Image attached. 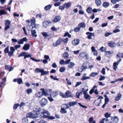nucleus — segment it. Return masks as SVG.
Returning a JSON list of instances; mask_svg holds the SVG:
<instances>
[{
	"label": "nucleus",
	"mask_w": 123,
	"mask_h": 123,
	"mask_svg": "<svg viewBox=\"0 0 123 123\" xmlns=\"http://www.w3.org/2000/svg\"><path fill=\"white\" fill-rule=\"evenodd\" d=\"M40 90L42 91L43 95L44 96H47L49 95V94L47 92H50L52 91L51 89H48L45 90V89L43 88H41Z\"/></svg>",
	"instance_id": "1"
},
{
	"label": "nucleus",
	"mask_w": 123,
	"mask_h": 123,
	"mask_svg": "<svg viewBox=\"0 0 123 123\" xmlns=\"http://www.w3.org/2000/svg\"><path fill=\"white\" fill-rule=\"evenodd\" d=\"M98 98L94 102L93 104L96 105L98 106H99V104L101 101V99H102L103 97L102 96H98Z\"/></svg>",
	"instance_id": "2"
},
{
	"label": "nucleus",
	"mask_w": 123,
	"mask_h": 123,
	"mask_svg": "<svg viewBox=\"0 0 123 123\" xmlns=\"http://www.w3.org/2000/svg\"><path fill=\"white\" fill-rule=\"evenodd\" d=\"M48 103L47 99L45 98H43L40 100V103L41 106L42 107H43L45 106Z\"/></svg>",
	"instance_id": "3"
},
{
	"label": "nucleus",
	"mask_w": 123,
	"mask_h": 123,
	"mask_svg": "<svg viewBox=\"0 0 123 123\" xmlns=\"http://www.w3.org/2000/svg\"><path fill=\"white\" fill-rule=\"evenodd\" d=\"M43 115L42 116L41 114L40 113H36L33 115L32 117V118H37V120H39L40 119H41L42 118H43Z\"/></svg>",
	"instance_id": "4"
},
{
	"label": "nucleus",
	"mask_w": 123,
	"mask_h": 123,
	"mask_svg": "<svg viewBox=\"0 0 123 123\" xmlns=\"http://www.w3.org/2000/svg\"><path fill=\"white\" fill-rule=\"evenodd\" d=\"M31 55L28 54L26 53V54H25V57H24L25 59L26 58H28L29 57H30V59L32 60L33 61H35L36 62H38L40 61V60H37L34 59V58L31 57Z\"/></svg>",
	"instance_id": "5"
},
{
	"label": "nucleus",
	"mask_w": 123,
	"mask_h": 123,
	"mask_svg": "<svg viewBox=\"0 0 123 123\" xmlns=\"http://www.w3.org/2000/svg\"><path fill=\"white\" fill-rule=\"evenodd\" d=\"M10 51L8 53V55L10 57H11L13 55L14 52L15 51V49L14 47H11L10 48Z\"/></svg>",
	"instance_id": "6"
},
{
	"label": "nucleus",
	"mask_w": 123,
	"mask_h": 123,
	"mask_svg": "<svg viewBox=\"0 0 123 123\" xmlns=\"http://www.w3.org/2000/svg\"><path fill=\"white\" fill-rule=\"evenodd\" d=\"M63 39L60 38L56 41L55 43H54L53 45L54 47H56L58 45L60 44L62 41Z\"/></svg>",
	"instance_id": "7"
},
{
	"label": "nucleus",
	"mask_w": 123,
	"mask_h": 123,
	"mask_svg": "<svg viewBox=\"0 0 123 123\" xmlns=\"http://www.w3.org/2000/svg\"><path fill=\"white\" fill-rule=\"evenodd\" d=\"M86 34L88 35L87 38L89 39H91L92 38V37L94 36V33H92L89 32H87L86 33Z\"/></svg>",
	"instance_id": "8"
},
{
	"label": "nucleus",
	"mask_w": 123,
	"mask_h": 123,
	"mask_svg": "<svg viewBox=\"0 0 123 123\" xmlns=\"http://www.w3.org/2000/svg\"><path fill=\"white\" fill-rule=\"evenodd\" d=\"M51 24V22L49 20L46 21H44L43 23V26L45 27H47V26H49Z\"/></svg>",
	"instance_id": "9"
},
{
	"label": "nucleus",
	"mask_w": 123,
	"mask_h": 123,
	"mask_svg": "<svg viewBox=\"0 0 123 123\" xmlns=\"http://www.w3.org/2000/svg\"><path fill=\"white\" fill-rule=\"evenodd\" d=\"M66 98H73V96L72 95L71 93L69 90L65 92Z\"/></svg>",
	"instance_id": "10"
},
{
	"label": "nucleus",
	"mask_w": 123,
	"mask_h": 123,
	"mask_svg": "<svg viewBox=\"0 0 123 123\" xmlns=\"http://www.w3.org/2000/svg\"><path fill=\"white\" fill-rule=\"evenodd\" d=\"M27 39L26 37L23 38L22 39H19L18 41V43L19 44H23L24 42H26Z\"/></svg>",
	"instance_id": "11"
},
{
	"label": "nucleus",
	"mask_w": 123,
	"mask_h": 123,
	"mask_svg": "<svg viewBox=\"0 0 123 123\" xmlns=\"http://www.w3.org/2000/svg\"><path fill=\"white\" fill-rule=\"evenodd\" d=\"M41 114H42L43 115H45V114H46L48 115H49L50 114L49 112L46 109L44 108H43L42 109V111L40 113Z\"/></svg>",
	"instance_id": "12"
},
{
	"label": "nucleus",
	"mask_w": 123,
	"mask_h": 123,
	"mask_svg": "<svg viewBox=\"0 0 123 123\" xmlns=\"http://www.w3.org/2000/svg\"><path fill=\"white\" fill-rule=\"evenodd\" d=\"M61 17L60 16H56L53 20V22L54 23H56L60 21L61 20Z\"/></svg>",
	"instance_id": "13"
},
{
	"label": "nucleus",
	"mask_w": 123,
	"mask_h": 123,
	"mask_svg": "<svg viewBox=\"0 0 123 123\" xmlns=\"http://www.w3.org/2000/svg\"><path fill=\"white\" fill-rule=\"evenodd\" d=\"M41 110V108L37 106H35L33 108V111L36 112H38Z\"/></svg>",
	"instance_id": "14"
},
{
	"label": "nucleus",
	"mask_w": 123,
	"mask_h": 123,
	"mask_svg": "<svg viewBox=\"0 0 123 123\" xmlns=\"http://www.w3.org/2000/svg\"><path fill=\"white\" fill-rule=\"evenodd\" d=\"M80 56L81 57L84 58L86 57V59L88 58V55L86 52H82L80 53Z\"/></svg>",
	"instance_id": "15"
},
{
	"label": "nucleus",
	"mask_w": 123,
	"mask_h": 123,
	"mask_svg": "<svg viewBox=\"0 0 123 123\" xmlns=\"http://www.w3.org/2000/svg\"><path fill=\"white\" fill-rule=\"evenodd\" d=\"M114 122V119L112 117H109L108 119H106V123H113Z\"/></svg>",
	"instance_id": "16"
},
{
	"label": "nucleus",
	"mask_w": 123,
	"mask_h": 123,
	"mask_svg": "<svg viewBox=\"0 0 123 123\" xmlns=\"http://www.w3.org/2000/svg\"><path fill=\"white\" fill-rule=\"evenodd\" d=\"M58 94V92L56 91H53L50 94V96L53 98L56 97Z\"/></svg>",
	"instance_id": "17"
},
{
	"label": "nucleus",
	"mask_w": 123,
	"mask_h": 123,
	"mask_svg": "<svg viewBox=\"0 0 123 123\" xmlns=\"http://www.w3.org/2000/svg\"><path fill=\"white\" fill-rule=\"evenodd\" d=\"M80 40L77 39L74 40L72 42V44L76 46L78 45L79 43Z\"/></svg>",
	"instance_id": "18"
},
{
	"label": "nucleus",
	"mask_w": 123,
	"mask_h": 123,
	"mask_svg": "<svg viewBox=\"0 0 123 123\" xmlns=\"http://www.w3.org/2000/svg\"><path fill=\"white\" fill-rule=\"evenodd\" d=\"M30 46V45L29 44H26L24 45L23 48L24 50H27L29 49Z\"/></svg>",
	"instance_id": "19"
},
{
	"label": "nucleus",
	"mask_w": 123,
	"mask_h": 123,
	"mask_svg": "<svg viewBox=\"0 0 123 123\" xmlns=\"http://www.w3.org/2000/svg\"><path fill=\"white\" fill-rule=\"evenodd\" d=\"M121 96L122 95L120 93H118L115 97V100L116 101H119L121 98Z\"/></svg>",
	"instance_id": "20"
},
{
	"label": "nucleus",
	"mask_w": 123,
	"mask_h": 123,
	"mask_svg": "<svg viewBox=\"0 0 123 123\" xmlns=\"http://www.w3.org/2000/svg\"><path fill=\"white\" fill-rule=\"evenodd\" d=\"M24 105H25L27 106H31V105L30 103L28 102L25 103L24 102H22L20 104V107H21Z\"/></svg>",
	"instance_id": "21"
},
{
	"label": "nucleus",
	"mask_w": 123,
	"mask_h": 123,
	"mask_svg": "<svg viewBox=\"0 0 123 123\" xmlns=\"http://www.w3.org/2000/svg\"><path fill=\"white\" fill-rule=\"evenodd\" d=\"M48 115H43V118H48L49 119H53L55 118V117L51 116H48Z\"/></svg>",
	"instance_id": "22"
},
{
	"label": "nucleus",
	"mask_w": 123,
	"mask_h": 123,
	"mask_svg": "<svg viewBox=\"0 0 123 123\" xmlns=\"http://www.w3.org/2000/svg\"><path fill=\"white\" fill-rule=\"evenodd\" d=\"M108 45L109 46L111 47H114L116 46V44L114 42L111 41L109 43Z\"/></svg>",
	"instance_id": "23"
},
{
	"label": "nucleus",
	"mask_w": 123,
	"mask_h": 123,
	"mask_svg": "<svg viewBox=\"0 0 123 123\" xmlns=\"http://www.w3.org/2000/svg\"><path fill=\"white\" fill-rule=\"evenodd\" d=\"M71 4L70 2L67 3H65L64 4V7L66 9L69 8L71 6Z\"/></svg>",
	"instance_id": "24"
},
{
	"label": "nucleus",
	"mask_w": 123,
	"mask_h": 123,
	"mask_svg": "<svg viewBox=\"0 0 123 123\" xmlns=\"http://www.w3.org/2000/svg\"><path fill=\"white\" fill-rule=\"evenodd\" d=\"M95 2L97 6H100L102 4V1L101 0H96Z\"/></svg>",
	"instance_id": "25"
},
{
	"label": "nucleus",
	"mask_w": 123,
	"mask_h": 123,
	"mask_svg": "<svg viewBox=\"0 0 123 123\" xmlns=\"http://www.w3.org/2000/svg\"><path fill=\"white\" fill-rule=\"evenodd\" d=\"M42 95V93L41 92H39L35 94V96L36 97L39 98H40Z\"/></svg>",
	"instance_id": "26"
},
{
	"label": "nucleus",
	"mask_w": 123,
	"mask_h": 123,
	"mask_svg": "<svg viewBox=\"0 0 123 123\" xmlns=\"http://www.w3.org/2000/svg\"><path fill=\"white\" fill-rule=\"evenodd\" d=\"M69 106L70 107L74 106L76 105L77 103V102L76 101H70L69 103Z\"/></svg>",
	"instance_id": "27"
},
{
	"label": "nucleus",
	"mask_w": 123,
	"mask_h": 123,
	"mask_svg": "<svg viewBox=\"0 0 123 123\" xmlns=\"http://www.w3.org/2000/svg\"><path fill=\"white\" fill-rule=\"evenodd\" d=\"M84 97L87 100H89L91 99L90 96L87 93L84 94Z\"/></svg>",
	"instance_id": "28"
},
{
	"label": "nucleus",
	"mask_w": 123,
	"mask_h": 123,
	"mask_svg": "<svg viewBox=\"0 0 123 123\" xmlns=\"http://www.w3.org/2000/svg\"><path fill=\"white\" fill-rule=\"evenodd\" d=\"M102 5L104 7L107 8L109 6L110 3L108 2H105L103 3Z\"/></svg>",
	"instance_id": "29"
},
{
	"label": "nucleus",
	"mask_w": 123,
	"mask_h": 123,
	"mask_svg": "<svg viewBox=\"0 0 123 123\" xmlns=\"http://www.w3.org/2000/svg\"><path fill=\"white\" fill-rule=\"evenodd\" d=\"M78 26L80 28H83L85 27L86 25L84 22H81L78 24Z\"/></svg>",
	"instance_id": "30"
},
{
	"label": "nucleus",
	"mask_w": 123,
	"mask_h": 123,
	"mask_svg": "<svg viewBox=\"0 0 123 123\" xmlns=\"http://www.w3.org/2000/svg\"><path fill=\"white\" fill-rule=\"evenodd\" d=\"M75 65V64L72 62H70L68 65V68H72Z\"/></svg>",
	"instance_id": "31"
},
{
	"label": "nucleus",
	"mask_w": 123,
	"mask_h": 123,
	"mask_svg": "<svg viewBox=\"0 0 123 123\" xmlns=\"http://www.w3.org/2000/svg\"><path fill=\"white\" fill-rule=\"evenodd\" d=\"M62 56L65 59H67L68 58L69 54L67 52H65L63 54Z\"/></svg>",
	"instance_id": "32"
},
{
	"label": "nucleus",
	"mask_w": 123,
	"mask_h": 123,
	"mask_svg": "<svg viewBox=\"0 0 123 123\" xmlns=\"http://www.w3.org/2000/svg\"><path fill=\"white\" fill-rule=\"evenodd\" d=\"M31 33L32 36L33 37H37V35L36 33V32L35 30H31Z\"/></svg>",
	"instance_id": "33"
},
{
	"label": "nucleus",
	"mask_w": 123,
	"mask_h": 123,
	"mask_svg": "<svg viewBox=\"0 0 123 123\" xmlns=\"http://www.w3.org/2000/svg\"><path fill=\"white\" fill-rule=\"evenodd\" d=\"M42 71H43V69L39 68H37L35 69V72L36 73H39V72L41 73Z\"/></svg>",
	"instance_id": "34"
},
{
	"label": "nucleus",
	"mask_w": 123,
	"mask_h": 123,
	"mask_svg": "<svg viewBox=\"0 0 123 123\" xmlns=\"http://www.w3.org/2000/svg\"><path fill=\"white\" fill-rule=\"evenodd\" d=\"M118 64L116 62H114L113 63V69H114L115 71H116V69L117 68V66Z\"/></svg>",
	"instance_id": "35"
},
{
	"label": "nucleus",
	"mask_w": 123,
	"mask_h": 123,
	"mask_svg": "<svg viewBox=\"0 0 123 123\" xmlns=\"http://www.w3.org/2000/svg\"><path fill=\"white\" fill-rule=\"evenodd\" d=\"M27 27V29L29 31H31L32 30V29L34 28V27L32 24L30 25L28 24Z\"/></svg>",
	"instance_id": "36"
},
{
	"label": "nucleus",
	"mask_w": 123,
	"mask_h": 123,
	"mask_svg": "<svg viewBox=\"0 0 123 123\" xmlns=\"http://www.w3.org/2000/svg\"><path fill=\"white\" fill-rule=\"evenodd\" d=\"M52 7V6L50 5H49L45 6L44 8L45 10L47 11L50 9Z\"/></svg>",
	"instance_id": "37"
},
{
	"label": "nucleus",
	"mask_w": 123,
	"mask_h": 123,
	"mask_svg": "<svg viewBox=\"0 0 123 123\" xmlns=\"http://www.w3.org/2000/svg\"><path fill=\"white\" fill-rule=\"evenodd\" d=\"M98 74V73L97 72H92L91 73L90 75L91 77H94Z\"/></svg>",
	"instance_id": "38"
},
{
	"label": "nucleus",
	"mask_w": 123,
	"mask_h": 123,
	"mask_svg": "<svg viewBox=\"0 0 123 123\" xmlns=\"http://www.w3.org/2000/svg\"><path fill=\"white\" fill-rule=\"evenodd\" d=\"M7 12L3 10H0V16L2 15L6 14Z\"/></svg>",
	"instance_id": "39"
},
{
	"label": "nucleus",
	"mask_w": 123,
	"mask_h": 123,
	"mask_svg": "<svg viewBox=\"0 0 123 123\" xmlns=\"http://www.w3.org/2000/svg\"><path fill=\"white\" fill-rule=\"evenodd\" d=\"M60 112L63 114L66 113H67V111L65 109L63 108H62L60 110Z\"/></svg>",
	"instance_id": "40"
},
{
	"label": "nucleus",
	"mask_w": 123,
	"mask_h": 123,
	"mask_svg": "<svg viewBox=\"0 0 123 123\" xmlns=\"http://www.w3.org/2000/svg\"><path fill=\"white\" fill-rule=\"evenodd\" d=\"M86 65V63L85 62H84L83 64L82 67L83 68V69H84V70L85 69L87 68Z\"/></svg>",
	"instance_id": "41"
},
{
	"label": "nucleus",
	"mask_w": 123,
	"mask_h": 123,
	"mask_svg": "<svg viewBox=\"0 0 123 123\" xmlns=\"http://www.w3.org/2000/svg\"><path fill=\"white\" fill-rule=\"evenodd\" d=\"M22 122L23 123H28V120L27 118L24 117L22 119Z\"/></svg>",
	"instance_id": "42"
},
{
	"label": "nucleus",
	"mask_w": 123,
	"mask_h": 123,
	"mask_svg": "<svg viewBox=\"0 0 123 123\" xmlns=\"http://www.w3.org/2000/svg\"><path fill=\"white\" fill-rule=\"evenodd\" d=\"M33 114L32 113H29L27 114L26 117L27 118L29 117L32 118V117H33Z\"/></svg>",
	"instance_id": "43"
},
{
	"label": "nucleus",
	"mask_w": 123,
	"mask_h": 123,
	"mask_svg": "<svg viewBox=\"0 0 123 123\" xmlns=\"http://www.w3.org/2000/svg\"><path fill=\"white\" fill-rule=\"evenodd\" d=\"M117 57L123 58V53H121L119 52L116 55Z\"/></svg>",
	"instance_id": "44"
},
{
	"label": "nucleus",
	"mask_w": 123,
	"mask_h": 123,
	"mask_svg": "<svg viewBox=\"0 0 123 123\" xmlns=\"http://www.w3.org/2000/svg\"><path fill=\"white\" fill-rule=\"evenodd\" d=\"M92 8L90 7H88L86 10V11L88 13H92Z\"/></svg>",
	"instance_id": "45"
},
{
	"label": "nucleus",
	"mask_w": 123,
	"mask_h": 123,
	"mask_svg": "<svg viewBox=\"0 0 123 123\" xmlns=\"http://www.w3.org/2000/svg\"><path fill=\"white\" fill-rule=\"evenodd\" d=\"M5 25L10 26L11 23V21L9 20H7L5 21Z\"/></svg>",
	"instance_id": "46"
},
{
	"label": "nucleus",
	"mask_w": 123,
	"mask_h": 123,
	"mask_svg": "<svg viewBox=\"0 0 123 123\" xmlns=\"http://www.w3.org/2000/svg\"><path fill=\"white\" fill-rule=\"evenodd\" d=\"M41 73V75H45L49 73V71H44V70L43 69V71H42Z\"/></svg>",
	"instance_id": "47"
},
{
	"label": "nucleus",
	"mask_w": 123,
	"mask_h": 123,
	"mask_svg": "<svg viewBox=\"0 0 123 123\" xmlns=\"http://www.w3.org/2000/svg\"><path fill=\"white\" fill-rule=\"evenodd\" d=\"M19 104L18 103H17L14 105L13 106V109L14 110H16L17 109L18 107L19 106Z\"/></svg>",
	"instance_id": "48"
},
{
	"label": "nucleus",
	"mask_w": 123,
	"mask_h": 123,
	"mask_svg": "<svg viewBox=\"0 0 123 123\" xmlns=\"http://www.w3.org/2000/svg\"><path fill=\"white\" fill-rule=\"evenodd\" d=\"M113 119L115 123H117L119 121V119L116 116L114 117V118Z\"/></svg>",
	"instance_id": "49"
},
{
	"label": "nucleus",
	"mask_w": 123,
	"mask_h": 123,
	"mask_svg": "<svg viewBox=\"0 0 123 123\" xmlns=\"http://www.w3.org/2000/svg\"><path fill=\"white\" fill-rule=\"evenodd\" d=\"M4 51L5 53H8L9 51V47L7 46L5 48L4 50Z\"/></svg>",
	"instance_id": "50"
},
{
	"label": "nucleus",
	"mask_w": 123,
	"mask_h": 123,
	"mask_svg": "<svg viewBox=\"0 0 123 123\" xmlns=\"http://www.w3.org/2000/svg\"><path fill=\"white\" fill-rule=\"evenodd\" d=\"M82 92L83 93V94H86L87 93L86 92L88 91V89H86L84 88H83L82 90Z\"/></svg>",
	"instance_id": "51"
},
{
	"label": "nucleus",
	"mask_w": 123,
	"mask_h": 123,
	"mask_svg": "<svg viewBox=\"0 0 123 123\" xmlns=\"http://www.w3.org/2000/svg\"><path fill=\"white\" fill-rule=\"evenodd\" d=\"M99 50L101 52H105L106 50V48L102 46L100 48Z\"/></svg>",
	"instance_id": "52"
},
{
	"label": "nucleus",
	"mask_w": 123,
	"mask_h": 123,
	"mask_svg": "<svg viewBox=\"0 0 123 123\" xmlns=\"http://www.w3.org/2000/svg\"><path fill=\"white\" fill-rule=\"evenodd\" d=\"M117 45L119 46H123V42L120 41L117 43Z\"/></svg>",
	"instance_id": "53"
},
{
	"label": "nucleus",
	"mask_w": 123,
	"mask_h": 123,
	"mask_svg": "<svg viewBox=\"0 0 123 123\" xmlns=\"http://www.w3.org/2000/svg\"><path fill=\"white\" fill-rule=\"evenodd\" d=\"M105 117H106L105 119H108V118L109 117H110V114H109L107 112L105 113Z\"/></svg>",
	"instance_id": "54"
},
{
	"label": "nucleus",
	"mask_w": 123,
	"mask_h": 123,
	"mask_svg": "<svg viewBox=\"0 0 123 123\" xmlns=\"http://www.w3.org/2000/svg\"><path fill=\"white\" fill-rule=\"evenodd\" d=\"M104 97L105 98V103L106 104L109 101V99L107 97V96L106 95H104Z\"/></svg>",
	"instance_id": "55"
},
{
	"label": "nucleus",
	"mask_w": 123,
	"mask_h": 123,
	"mask_svg": "<svg viewBox=\"0 0 123 123\" xmlns=\"http://www.w3.org/2000/svg\"><path fill=\"white\" fill-rule=\"evenodd\" d=\"M90 78V77H89V76H83L82 78L81 79V80H86V79H89Z\"/></svg>",
	"instance_id": "56"
},
{
	"label": "nucleus",
	"mask_w": 123,
	"mask_h": 123,
	"mask_svg": "<svg viewBox=\"0 0 123 123\" xmlns=\"http://www.w3.org/2000/svg\"><path fill=\"white\" fill-rule=\"evenodd\" d=\"M65 70V68L64 67L61 68L60 69L59 71L60 72H63Z\"/></svg>",
	"instance_id": "57"
},
{
	"label": "nucleus",
	"mask_w": 123,
	"mask_h": 123,
	"mask_svg": "<svg viewBox=\"0 0 123 123\" xmlns=\"http://www.w3.org/2000/svg\"><path fill=\"white\" fill-rule=\"evenodd\" d=\"M32 92V90L31 88L28 89L27 90V92L28 94H30Z\"/></svg>",
	"instance_id": "58"
},
{
	"label": "nucleus",
	"mask_w": 123,
	"mask_h": 123,
	"mask_svg": "<svg viewBox=\"0 0 123 123\" xmlns=\"http://www.w3.org/2000/svg\"><path fill=\"white\" fill-rule=\"evenodd\" d=\"M26 54V53L25 52H23L20 54L19 55H18V57L22 56H24L25 57V54Z\"/></svg>",
	"instance_id": "59"
},
{
	"label": "nucleus",
	"mask_w": 123,
	"mask_h": 123,
	"mask_svg": "<svg viewBox=\"0 0 123 123\" xmlns=\"http://www.w3.org/2000/svg\"><path fill=\"white\" fill-rule=\"evenodd\" d=\"M80 30V28L78 27H77L75 28L74 29V31L76 32H78Z\"/></svg>",
	"instance_id": "60"
},
{
	"label": "nucleus",
	"mask_w": 123,
	"mask_h": 123,
	"mask_svg": "<svg viewBox=\"0 0 123 123\" xmlns=\"http://www.w3.org/2000/svg\"><path fill=\"white\" fill-rule=\"evenodd\" d=\"M32 25L34 27V28H38L39 27V24H32Z\"/></svg>",
	"instance_id": "61"
},
{
	"label": "nucleus",
	"mask_w": 123,
	"mask_h": 123,
	"mask_svg": "<svg viewBox=\"0 0 123 123\" xmlns=\"http://www.w3.org/2000/svg\"><path fill=\"white\" fill-rule=\"evenodd\" d=\"M42 35L45 37H47L48 36V34L46 32H43L41 33Z\"/></svg>",
	"instance_id": "62"
},
{
	"label": "nucleus",
	"mask_w": 123,
	"mask_h": 123,
	"mask_svg": "<svg viewBox=\"0 0 123 123\" xmlns=\"http://www.w3.org/2000/svg\"><path fill=\"white\" fill-rule=\"evenodd\" d=\"M78 71L79 72H82L84 70V69H83V68L82 67H79L78 69Z\"/></svg>",
	"instance_id": "63"
},
{
	"label": "nucleus",
	"mask_w": 123,
	"mask_h": 123,
	"mask_svg": "<svg viewBox=\"0 0 123 123\" xmlns=\"http://www.w3.org/2000/svg\"><path fill=\"white\" fill-rule=\"evenodd\" d=\"M112 33L110 32H107L106 33L105 35V37H107L110 35H111Z\"/></svg>",
	"instance_id": "64"
}]
</instances>
